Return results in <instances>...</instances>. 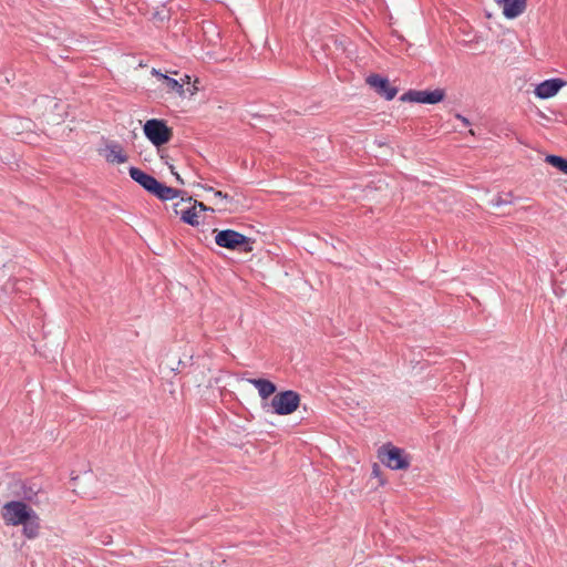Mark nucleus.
<instances>
[{"mask_svg":"<svg viewBox=\"0 0 567 567\" xmlns=\"http://www.w3.org/2000/svg\"><path fill=\"white\" fill-rule=\"evenodd\" d=\"M367 83L389 101L394 99L398 93V90L390 85L389 80L379 74L368 76Z\"/></svg>","mask_w":567,"mask_h":567,"instance_id":"9","label":"nucleus"},{"mask_svg":"<svg viewBox=\"0 0 567 567\" xmlns=\"http://www.w3.org/2000/svg\"><path fill=\"white\" fill-rule=\"evenodd\" d=\"M143 132L147 140L156 147L168 143L173 137V131L164 120L151 118L145 122Z\"/></svg>","mask_w":567,"mask_h":567,"instance_id":"2","label":"nucleus"},{"mask_svg":"<svg viewBox=\"0 0 567 567\" xmlns=\"http://www.w3.org/2000/svg\"><path fill=\"white\" fill-rule=\"evenodd\" d=\"M380 458L391 470H405L410 466L409 458L403 450L395 446H383Z\"/></svg>","mask_w":567,"mask_h":567,"instance_id":"6","label":"nucleus"},{"mask_svg":"<svg viewBox=\"0 0 567 567\" xmlns=\"http://www.w3.org/2000/svg\"><path fill=\"white\" fill-rule=\"evenodd\" d=\"M131 178L140 184L144 189H146L148 193H153L155 187L157 186L158 181L153 177L152 175L143 172L142 169L137 167H131L130 171Z\"/></svg>","mask_w":567,"mask_h":567,"instance_id":"10","label":"nucleus"},{"mask_svg":"<svg viewBox=\"0 0 567 567\" xmlns=\"http://www.w3.org/2000/svg\"><path fill=\"white\" fill-rule=\"evenodd\" d=\"M169 171L171 173L175 176L176 181L179 183V184H184V179L181 177V175L175 172V167L173 165H169Z\"/></svg>","mask_w":567,"mask_h":567,"instance_id":"20","label":"nucleus"},{"mask_svg":"<svg viewBox=\"0 0 567 567\" xmlns=\"http://www.w3.org/2000/svg\"><path fill=\"white\" fill-rule=\"evenodd\" d=\"M509 204H512V194L511 193L505 194V195L498 194L489 202V205L493 207H501V206L509 205Z\"/></svg>","mask_w":567,"mask_h":567,"instance_id":"18","label":"nucleus"},{"mask_svg":"<svg viewBox=\"0 0 567 567\" xmlns=\"http://www.w3.org/2000/svg\"><path fill=\"white\" fill-rule=\"evenodd\" d=\"M197 210L199 212V215H200L203 212H206V210L213 212L214 209L210 207H207L206 205H204L203 203L197 200Z\"/></svg>","mask_w":567,"mask_h":567,"instance_id":"21","label":"nucleus"},{"mask_svg":"<svg viewBox=\"0 0 567 567\" xmlns=\"http://www.w3.org/2000/svg\"><path fill=\"white\" fill-rule=\"evenodd\" d=\"M152 74L157 76L163 82V85L167 92H175V93H178L179 95H183V93H184L183 84L179 83L177 80L169 78L166 74L161 73V71H158L156 69L152 70Z\"/></svg>","mask_w":567,"mask_h":567,"instance_id":"14","label":"nucleus"},{"mask_svg":"<svg viewBox=\"0 0 567 567\" xmlns=\"http://www.w3.org/2000/svg\"><path fill=\"white\" fill-rule=\"evenodd\" d=\"M300 404V395L292 391L286 390L274 395L269 406L272 413L278 415H288L293 413Z\"/></svg>","mask_w":567,"mask_h":567,"instance_id":"3","label":"nucleus"},{"mask_svg":"<svg viewBox=\"0 0 567 567\" xmlns=\"http://www.w3.org/2000/svg\"><path fill=\"white\" fill-rule=\"evenodd\" d=\"M503 8V14L507 19H515L526 9L527 0H496Z\"/></svg>","mask_w":567,"mask_h":567,"instance_id":"11","label":"nucleus"},{"mask_svg":"<svg viewBox=\"0 0 567 567\" xmlns=\"http://www.w3.org/2000/svg\"><path fill=\"white\" fill-rule=\"evenodd\" d=\"M545 162L567 175V159L558 155H547Z\"/></svg>","mask_w":567,"mask_h":567,"instance_id":"17","label":"nucleus"},{"mask_svg":"<svg viewBox=\"0 0 567 567\" xmlns=\"http://www.w3.org/2000/svg\"><path fill=\"white\" fill-rule=\"evenodd\" d=\"M247 381L258 390V394L262 400H267L276 393V384L267 379H248Z\"/></svg>","mask_w":567,"mask_h":567,"instance_id":"13","label":"nucleus"},{"mask_svg":"<svg viewBox=\"0 0 567 567\" xmlns=\"http://www.w3.org/2000/svg\"><path fill=\"white\" fill-rule=\"evenodd\" d=\"M456 118L461 121L465 126L470 125V121L461 114H456Z\"/></svg>","mask_w":567,"mask_h":567,"instance_id":"22","label":"nucleus"},{"mask_svg":"<svg viewBox=\"0 0 567 567\" xmlns=\"http://www.w3.org/2000/svg\"><path fill=\"white\" fill-rule=\"evenodd\" d=\"M20 525L23 526V534L29 539L35 538L39 534L40 529V519L35 512L30 515L25 522H22Z\"/></svg>","mask_w":567,"mask_h":567,"instance_id":"15","label":"nucleus"},{"mask_svg":"<svg viewBox=\"0 0 567 567\" xmlns=\"http://www.w3.org/2000/svg\"><path fill=\"white\" fill-rule=\"evenodd\" d=\"M215 243L223 248H227L230 250H239L244 252L252 251L254 240L236 230L233 229H224V230H214Z\"/></svg>","mask_w":567,"mask_h":567,"instance_id":"1","label":"nucleus"},{"mask_svg":"<svg viewBox=\"0 0 567 567\" xmlns=\"http://www.w3.org/2000/svg\"><path fill=\"white\" fill-rule=\"evenodd\" d=\"M566 84V81L558 78L545 80L535 87L534 93L538 99H550L555 96Z\"/></svg>","mask_w":567,"mask_h":567,"instance_id":"8","label":"nucleus"},{"mask_svg":"<svg viewBox=\"0 0 567 567\" xmlns=\"http://www.w3.org/2000/svg\"><path fill=\"white\" fill-rule=\"evenodd\" d=\"M444 97L445 92L442 89H435L433 91L410 90L401 96V100L414 103L436 104L443 101Z\"/></svg>","mask_w":567,"mask_h":567,"instance_id":"7","label":"nucleus"},{"mask_svg":"<svg viewBox=\"0 0 567 567\" xmlns=\"http://www.w3.org/2000/svg\"><path fill=\"white\" fill-rule=\"evenodd\" d=\"M34 511L20 501L8 502L2 507V517L9 525H20L32 515Z\"/></svg>","mask_w":567,"mask_h":567,"instance_id":"4","label":"nucleus"},{"mask_svg":"<svg viewBox=\"0 0 567 567\" xmlns=\"http://www.w3.org/2000/svg\"><path fill=\"white\" fill-rule=\"evenodd\" d=\"M204 189L207 190V192H213L214 193V196L215 197H218V198H221V199H225L227 202L231 200L233 198L226 194V193H223L221 190H215L213 187L210 186H204Z\"/></svg>","mask_w":567,"mask_h":567,"instance_id":"19","label":"nucleus"},{"mask_svg":"<svg viewBox=\"0 0 567 567\" xmlns=\"http://www.w3.org/2000/svg\"><path fill=\"white\" fill-rule=\"evenodd\" d=\"M104 157L109 163L123 164L127 161L123 147L117 142H110L104 148Z\"/></svg>","mask_w":567,"mask_h":567,"instance_id":"12","label":"nucleus"},{"mask_svg":"<svg viewBox=\"0 0 567 567\" xmlns=\"http://www.w3.org/2000/svg\"><path fill=\"white\" fill-rule=\"evenodd\" d=\"M200 567H217L214 561H204L200 564Z\"/></svg>","mask_w":567,"mask_h":567,"instance_id":"23","label":"nucleus"},{"mask_svg":"<svg viewBox=\"0 0 567 567\" xmlns=\"http://www.w3.org/2000/svg\"><path fill=\"white\" fill-rule=\"evenodd\" d=\"M174 213L179 216L185 224L190 226L196 227L202 223L199 212L197 210V200L192 197H182L179 202L175 203Z\"/></svg>","mask_w":567,"mask_h":567,"instance_id":"5","label":"nucleus"},{"mask_svg":"<svg viewBox=\"0 0 567 567\" xmlns=\"http://www.w3.org/2000/svg\"><path fill=\"white\" fill-rule=\"evenodd\" d=\"M182 194L181 190L166 186L165 184L158 182L152 195L156 196L161 200H171L177 198Z\"/></svg>","mask_w":567,"mask_h":567,"instance_id":"16","label":"nucleus"}]
</instances>
